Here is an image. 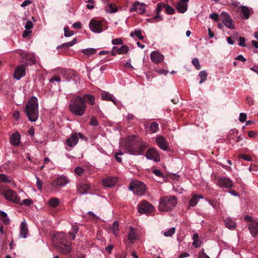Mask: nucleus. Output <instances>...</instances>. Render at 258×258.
I'll use <instances>...</instances> for the list:
<instances>
[{"label": "nucleus", "instance_id": "23", "mask_svg": "<svg viewBox=\"0 0 258 258\" xmlns=\"http://www.w3.org/2000/svg\"><path fill=\"white\" fill-rule=\"evenodd\" d=\"M117 181V179L115 177H109L102 180V184L106 187H110L114 185Z\"/></svg>", "mask_w": 258, "mask_h": 258}, {"label": "nucleus", "instance_id": "62", "mask_svg": "<svg viewBox=\"0 0 258 258\" xmlns=\"http://www.w3.org/2000/svg\"><path fill=\"white\" fill-rule=\"evenodd\" d=\"M36 185L39 190H41L42 189V181H41L40 178L38 177H37Z\"/></svg>", "mask_w": 258, "mask_h": 258}, {"label": "nucleus", "instance_id": "58", "mask_svg": "<svg viewBox=\"0 0 258 258\" xmlns=\"http://www.w3.org/2000/svg\"><path fill=\"white\" fill-rule=\"evenodd\" d=\"M239 43L238 45L239 46H243V47H245L246 46L245 44V39L244 37H239Z\"/></svg>", "mask_w": 258, "mask_h": 258}, {"label": "nucleus", "instance_id": "15", "mask_svg": "<svg viewBox=\"0 0 258 258\" xmlns=\"http://www.w3.org/2000/svg\"><path fill=\"white\" fill-rule=\"evenodd\" d=\"M54 243L61 244L68 243V239L66 234L62 232H57L53 235Z\"/></svg>", "mask_w": 258, "mask_h": 258}, {"label": "nucleus", "instance_id": "22", "mask_svg": "<svg viewBox=\"0 0 258 258\" xmlns=\"http://www.w3.org/2000/svg\"><path fill=\"white\" fill-rule=\"evenodd\" d=\"M239 9L240 11L241 17L245 19H248L251 13L252 12V9H250L247 7L244 6H240Z\"/></svg>", "mask_w": 258, "mask_h": 258}, {"label": "nucleus", "instance_id": "56", "mask_svg": "<svg viewBox=\"0 0 258 258\" xmlns=\"http://www.w3.org/2000/svg\"><path fill=\"white\" fill-rule=\"evenodd\" d=\"M90 124L91 125H92V126H97L98 124V121L97 120V119L95 117H92L91 118V120L90 121Z\"/></svg>", "mask_w": 258, "mask_h": 258}, {"label": "nucleus", "instance_id": "6", "mask_svg": "<svg viewBox=\"0 0 258 258\" xmlns=\"http://www.w3.org/2000/svg\"><path fill=\"white\" fill-rule=\"evenodd\" d=\"M104 23V20L92 19L89 23V27L93 32L100 33L103 31Z\"/></svg>", "mask_w": 258, "mask_h": 258}, {"label": "nucleus", "instance_id": "50", "mask_svg": "<svg viewBox=\"0 0 258 258\" xmlns=\"http://www.w3.org/2000/svg\"><path fill=\"white\" fill-rule=\"evenodd\" d=\"M192 64L195 67V68L199 70L201 69V66L200 65L199 61L198 58H194L191 61Z\"/></svg>", "mask_w": 258, "mask_h": 258}, {"label": "nucleus", "instance_id": "60", "mask_svg": "<svg viewBox=\"0 0 258 258\" xmlns=\"http://www.w3.org/2000/svg\"><path fill=\"white\" fill-rule=\"evenodd\" d=\"M153 172L157 176L163 177V174L159 169H154Z\"/></svg>", "mask_w": 258, "mask_h": 258}, {"label": "nucleus", "instance_id": "46", "mask_svg": "<svg viewBox=\"0 0 258 258\" xmlns=\"http://www.w3.org/2000/svg\"><path fill=\"white\" fill-rule=\"evenodd\" d=\"M134 34L136 36L138 37L140 40H142L144 39V37L142 35L141 30H136L134 31V33L133 32H132L131 33L130 35L132 37H134Z\"/></svg>", "mask_w": 258, "mask_h": 258}, {"label": "nucleus", "instance_id": "59", "mask_svg": "<svg viewBox=\"0 0 258 258\" xmlns=\"http://www.w3.org/2000/svg\"><path fill=\"white\" fill-rule=\"evenodd\" d=\"M219 16L217 14L213 13L210 15V18L215 21H218Z\"/></svg>", "mask_w": 258, "mask_h": 258}, {"label": "nucleus", "instance_id": "3", "mask_svg": "<svg viewBox=\"0 0 258 258\" xmlns=\"http://www.w3.org/2000/svg\"><path fill=\"white\" fill-rule=\"evenodd\" d=\"M25 112L29 120L32 122L37 120L38 115V102L36 97H32L26 105Z\"/></svg>", "mask_w": 258, "mask_h": 258}, {"label": "nucleus", "instance_id": "37", "mask_svg": "<svg viewBox=\"0 0 258 258\" xmlns=\"http://www.w3.org/2000/svg\"><path fill=\"white\" fill-rule=\"evenodd\" d=\"M0 216L3 218V219H1V220L5 224H9L10 221L9 218L7 217V214L6 212L0 211Z\"/></svg>", "mask_w": 258, "mask_h": 258}, {"label": "nucleus", "instance_id": "47", "mask_svg": "<svg viewBox=\"0 0 258 258\" xmlns=\"http://www.w3.org/2000/svg\"><path fill=\"white\" fill-rule=\"evenodd\" d=\"M164 9L168 14L171 15L174 13V10L168 5L164 4Z\"/></svg>", "mask_w": 258, "mask_h": 258}, {"label": "nucleus", "instance_id": "32", "mask_svg": "<svg viewBox=\"0 0 258 258\" xmlns=\"http://www.w3.org/2000/svg\"><path fill=\"white\" fill-rule=\"evenodd\" d=\"M20 134L18 133H15L11 137V143L14 146H18L20 144Z\"/></svg>", "mask_w": 258, "mask_h": 258}, {"label": "nucleus", "instance_id": "13", "mask_svg": "<svg viewBox=\"0 0 258 258\" xmlns=\"http://www.w3.org/2000/svg\"><path fill=\"white\" fill-rule=\"evenodd\" d=\"M26 65H27V63L20 65L15 69L14 77L16 79L19 80L25 75V68Z\"/></svg>", "mask_w": 258, "mask_h": 258}, {"label": "nucleus", "instance_id": "49", "mask_svg": "<svg viewBox=\"0 0 258 258\" xmlns=\"http://www.w3.org/2000/svg\"><path fill=\"white\" fill-rule=\"evenodd\" d=\"M33 203V201L30 199H27L23 200L22 202H21V201H20V203H18L20 205H26V206H30Z\"/></svg>", "mask_w": 258, "mask_h": 258}, {"label": "nucleus", "instance_id": "11", "mask_svg": "<svg viewBox=\"0 0 258 258\" xmlns=\"http://www.w3.org/2000/svg\"><path fill=\"white\" fill-rule=\"evenodd\" d=\"M221 17L223 24L226 27L229 29H233L234 28V23L227 13L222 12L221 14Z\"/></svg>", "mask_w": 258, "mask_h": 258}, {"label": "nucleus", "instance_id": "34", "mask_svg": "<svg viewBox=\"0 0 258 258\" xmlns=\"http://www.w3.org/2000/svg\"><path fill=\"white\" fill-rule=\"evenodd\" d=\"M106 11L110 13H115L117 11V8L115 5L110 3L106 7Z\"/></svg>", "mask_w": 258, "mask_h": 258}, {"label": "nucleus", "instance_id": "4", "mask_svg": "<svg viewBox=\"0 0 258 258\" xmlns=\"http://www.w3.org/2000/svg\"><path fill=\"white\" fill-rule=\"evenodd\" d=\"M177 199L174 196H165L160 199L158 209L167 212L173 209L177 205Z\"/></svg>", "mask_w": 258, "mask_h": 258}, {"label": "nucleus", "instance_id": "12", "mask_svg": "<svg viewBox=\"0 0 258 258\" xmlns=\"http://www.w3.org/2000/svg\"><path fill=\"white\" fill-rule=\"evenodd\" d=\"M131 12H136L140 14H143L146 12V7L144 3L139 2H135L130 8Z\"/></svg>", "mask_w": 258, "mask_h": 258}, {"label": "nucleus", "instance_id": "2", "mask_svg": "<svg viewBox=\"0 0 258 258\" xmlns=\"http://www.w3.org/2000/svg\"><path fill=\"white\" fill-rule=\"evenodd\" d=\"M69 108L73 114L81 116L85 114L87 105L82 97L76 96L70 100Z\"/></svg>", "mask_w": 258, "mask_h": 258}, {"label": "nucleus", "instance_id": "19", "mask_svg": "<svg viewBox=\"0 0 258 258\" xmlns=\"http://www.w3.org/2000/svg\"><path fill=\"white\" fill-rule=\"evenodd\" d=\"M248 227L251 235L255 237L258 234V221H252L248 224Z\"/></svg>", "mask_w": 258, "mask_h": 258}, {"label": "nucleus", "instance_id": "51", "mask_svg": "<svg viewBox=\"0 0 258 258\" xmlns=\"http://www.w3.org/2000/svg\"><path fill=\"white\" fill-rule=\"evenodd\" d=\"M74 171L77 174L81 175L84 172V169L81 167L77 166L75 168Z\"/></svg>", "mask_w": 258, "mask_h": 258}, {"label": "nucleus", "instance_id": "54", "mask_svg": "<svg viewBox=\"0 0 258 258\" xmlns=\"http://www.w3.org/2000/svg\"><path fill=\"white\" fill-rule=\"evenodd\" d=\"M33 27V24L31 21H27L26 25H25V28L27 30H31Z\"/></svg>", "mask_w": 258, "mask_h": 258}, {"label": "nucleus", "instance_id": "48", "mask_svg": "<svg viewBox=\"0 0 258 258\" xmlns=\"http://www.w3.org/2000/svg\"><path fill=\"white\" fill-rule=\"evenodd\" d=\"M63 30H64V35L66 37H71L74 34V32L72 31H70L69 28L68 27H65L64 28Z\"/></svg>", "mask_w": 258, "mask_h": 258}, {"label": "nucleus", "instance_id": "45", "mask_svg": "<svg viewBox=\"0 0 258 258\" xmlns=\"http://www.w3.org/2000/svg\"><path fill=\"white\" fill-rule=\"evenodd\" d=\"M11 181V180L7 175L5 174H0V182L10 183Z\"/></svg>", "mask_w": 258, "mask_h": 258}, {"label": "nucleus", "instance_id": "16", "mask_svg": "<svg viewBox=\"0 0 258 258\" xmlns=\"http://www.w3.org/2000/svg\"><path fill=\"white\" fill-rule=\"evenodd\" d=\"M218 185L222 188H230L233 186V182L231 179L226 177H222L219 179Z\"/></svg>", "mask_w": 258, "mask_h": 258}, {"label": "nucleus", "instance_id": "33", "mask_svg": "<svg viewBox=\"0 0 258 258\" xmlns=\"http://www.w3.org/2000/svg\"><path fill=\"white\" fill-rule=\"evenodd\" d=\"M203 199V197L202 195L197 196L196 195H193L189 202V206L191 207L195 206L198 203V199Z\"/></svg>", "mask_w": 258, "mask_h": 258}, {"label": "nucleus", "instance_id": "17", "mask_svg": "<svg viewBox=\"0 0 258 258\" xmlns=\"http://www.w3.org/2000/svg\"><path fill=\"white\" fill-rule=\"evenodd\" d=\"M156 143L158 147L164 151H167L168 145L167 140L162 136H158L156 138Z\"/></svg>", "mask_w": 258, "mask_h": 258}, {"label": "nucleus", "instance_id": "44", "mask_svg": "<svg viewBox=\"0 0 258 258\" xmlns=\"http://www.w3.org/2000/svg\"><path fill=\"white\" fill-rule=\"evenodd\" d=\"M175 232V228L174 227H172L170 228L167 231H165L163 232V234L166 237H170L173 235Z\"/></svg>", "mask_w": 258, "mask_h": 258}, {"label": "nucleus", "instance_id": "28", "mask_svg": "<svg viewBox=\"0 0 258 258\" xmlns=\"http://www.w3.org/2000/svg\"><path fill=\"white\" fill-rule=\"evenodd\" d=\"M187 2L179 1L176 4V8L178 11L180 13H183L187 9Z\"/></svg>", "mask_w": 258, "mask_h": 258}, {"label": "nucleus", "instance_id": "7", "mask_svg": "<svg viewBox=\"0 0 258 258\" xmlns=\"http://www.w3.org/2000/svg\"><path fill=\"white\" fill-rule=\"evenodd\" d=\"M54 246L56 249L58 250L60 253L67 255L71 252L72 251V243L68 241V243H64L61 244H58L53 243Z\"/></svg>", "mask_w": 258, "mask_h": 258}, {"label": "nucleus", "instance_id": "36", "mask_svg": "<svg viewBox=\"0 0 258 258\" xmlns=\"http://www.w3.org/2000/svg\"><path fill=\"white\" fill-rule=\"evenodd\" d=\"M96 50L92 48L84 49L82 50V52L88 56H90V55L96 53Z\"/></svg>", "mask_w": 258, "mask_h": 258}, {"label": "nucleus", "instance_id": "53", "mask_svg": "<svg viewBox=\"0 0 258 258\" xmlns=\"http://www.w3.org/2000/svg\"><path fill=\"white\" fill-rule=\"evenodd\" d=\"M198 258H210L208 255L204 252V249H202L198 254Z\"/></svg>", "mask_w": 258, "mask_h": 258}, {"label": "nucleus", "instance_id": "14", "mask_svg": "<svg viewBox=\"0 0 258 258\" xmlns=\"http://www.w3.org/2000/svg\"><path fill=\"white\" fill-rule=\"evenodd\" d=\"M146 157L147 159L156 162H159L160 160V156L158 152L154 148H151L148 150L146 154Z\"/></svg>", "mask_w": 258, "mask_h": 258}, {"label": "nucleus", "instance_id": "24", "mask_svg": "<svg viewBox=\"0 0 258 258\" xmlns=\"http://www.w3.org/2000/svg\"><path fill=\"white\" fill-rule=\"evenodd\" d=\"M77 189L81 194H87L90 189V185L87 183H80L77 186Z\"/></svg>", "mask_w": 258, "mask_h": 258}, {"label": "nucleus", "instance_id": "43", "mask_svg": "<svg viewBox=\"0 0 258 258\" xmlns=\"http://www.w3.org/2000/svg\"><path fill=\"white\" fill-rule=\"evenodd\" d=\"M163 9H164V4L163 3H158L156 6V15H160V13Z\"/></svg>", "mask_w": 258, "mask_h": 258}, {"label": "nucleus", "instance_id": "42", "mask_svg": "<svg viewBox=\"0 0 258 258\" xmlns=\"http://www.w3.org/2000/svg\"><path fill=\"white\" fill-rule=\"evenodd\" d=\"M199 76L201 78V80L199 83L201 84L206 80L207 74L205 71H202L199 73Z\"/></svg>", "mask_w": 258, "mask_h": 258}, {"label": "nucleus", "instance_id": "27", "mask_svg": "<svg viewBox=\"0 0 258 258\" xmlns=\"http://www.w3.org/2000/svg\"><path fill=\"white\" fill-rule=\"evenodd\" d=\"M101 99L105 101H112L115 105L117 104L114 97L108 92H103L101 93Z\"/></svg>", "mask_w": 258, "mask_h": 258}, {"label": "nucleus", "instance_id": "8", "mask_svg": "<svg viewBox=\"0 0 258 258\" xmlns=\"http://www.w3.org/2000/svg\"><path fill=\"white\" fill-rule=\"evenodd\" d=\"M79 139H85V137L81 133L73 134L66 141L67 145L70 147H75L78 143Z\"/></svg>", "mask_w": 258, "mask_h": 258}, {"label": "nucleus", "instance_id": "40", "mask_svg": "<svg viewBox=\"0 0 258 258\" xmlns=\"http://www.w3.org/2000/svg\"><path fill=\"white\" fill-rule=\"evenodd\" d=\"M158 130V124L156 122H152L150 126L149 131L151 133H154Z\"/></svg>", "mask_w": 258, "mask_h": 258}, {"label": "nucleus", "instance_id": "57", "mask_svg": "<svg viewBox=\"0 0 258 258\" xmlns=\"http://www.w3.org/2000/svg\"><path fill=\"white\" fill-rule=\"evenodd\" d=\"M86 2L87 3H89L90 4H88L87 5V8L89 9H92L94 8V6L93 5L94 4V1L93 0H86Z\"/></svg>", "mask_w": 258, "mask_h": 258}, {"label": "nucleus", "instance_id": "39", "mask_svg": "<svg viewBox=\"0 0 258 258\" xmlns=\"http://www.w3.org/2000/svg\"><path fill=\"white\" fill-rule=\"evenodd\" d=\"M112 230L114 235L117 236L118 234L119 231V224L117 221H114L113 223Z\"/></svg>", "mask_w": 258, "mask_h": 258}, {"label": "nucleus", "instance_id": "35", "mask_svg": "<svg viewBox=\"0 0 258 258\" xmlns=\"http://www.w3.org/2000/svg\"><path fill=\"white\" fill-rule=\"evenodd\" d=\"M193 242L192 245L196 247H199L201 245V241L199 240V235L198 233H195L192 236Z\"/></svg>", "mask_w": 258, "mask_h": 258}, {"label": "nucleus", "instance_id": "31", "mask_svg": "<svg viewBox=\"0 0 258 258\" xmlns=\"http://www.w3.org/2000/svg\"><path fill=\"white\" fill-rule=\"evenodd\" d=\"M21 55L26 60L29 61L32 63L35 62L36 58L33 54H28L25 51H23L21 53Z\"/></svg>", "mask_w": 258, "mask_h": 258}, {"label": "nucleus", "instance_id": "18", "mask_svg": "<svg viewBox=\"0 0 258 258\" xmlns=\"http://www.w3.org/2000/svg\"><path fill=\"white\" fill-rule=\"evenodd\" d=\"M69 180L64 176H59L56 179L52 181V185L53 186H62L66 185Z\"/></svg>", "mask_w": 258, "mask_h": 258}, {"label": "nucleus", "instance_id": "30", "mask_svg": "<svg viewBox=\"0 0 258 258\" xmlns=\"http://www.w3.org/2000/svg\"><path fill=\"white\" fill-rule=\"evenodd\" d=\"M85 100V103L88 102L91 105H94L95 104V99L93 95L91 94H85L82 97Z\"/></svg>", "mask_w": 258, "mask_h": 258}, {"label": "nucleus", "instance_id": "29", "mask_svg": "<svg viewBox=\"0 0 258 258\" xmlns=\"http://www.w3.org/2000/svg\"><path fill=\"white\" fill-rule=\"evenodd\" d=\"M225 226L230 230H234L236 227V225L234 221L230 218H227L224 220Z\"/></svg>", "mask_w": 258, "mask_h": 258}, {"label": "nucleus", "instance_id": "1", "mask_svg": "<svg viewBox=\"0 0 258 258\" xmlns=\"http://www.w3.org/2000/svg\"><path fill=\"white\" fill-rule=\"evenodd\" d=\"M121 144L122 148L125 153L134 155H142L147 147L146 143L134 136L127 137Z\"/></svg>", "mask_w": 258, "mask_h": 258}, {"label": "nucleus", "instance_id": "63", "mask_svg": "<svg viewBox=\"0 0 258 258\" xmlns=\"http://www.w3.org/2000/svg\"><path fill=\"white\" fill-rule=\"evenodd\" d=\"M31 30L26 29L22 34V36L24 38L27 37L31 33Z\"/></svg>", "mask_w": 258, "mask_h": 258}, {"label": "nucleus", "instance_id": "52", "mask_svg": "<svg viewBox=\"0 0 258 258\" xmlns=\"http://www.w3.org/2000/svg\"><path fill=\"white\" fill-rule=\"evenodd\" d=\"M112 44L113 45L122 44L123 41L120 38H116L112 40Z\"/></svg>", "mask_w": 258, "mask_h": 258}, {"label": "nucleus", "instance_id": "26", "mask_svg": "<svg viewBox=\"0 0 258 258\" xmlns=\"http://www.w3.org/2000/svg\"><path fill=\"white\" fill-rule=\"evenodd\" d=\"M138 235L136 230L133 227H130L129 231L127 234V239L130 243L134 242L137 239Z\"/></svg>", "mask_w": 258, "mask_h": 258}, {"label": "nucleus", "instance_id": "5", "mask_svg": "<svg viewBox=\"0 0 258 258\" xmlns=\"http://www.w3.org/2000/svg\"><path fill=\"white\" fill-rule=\"evenodd\" d=\"M128 188L130 190L133 191L138 196L143 195L146 190L145 184L138 180L132 181L129 185Z\"/></svg>", "mask_w": 258, "mask_h": 258}, {"label": "nucleus", "instance_id": "41", "mask_svg": "<svg viewBox=\"0 0 258 258\" xmlns=\"http://www.w3.org/2000/svg\"><path fill=\"white\" fill-rule=\"evenodd\" d=\"M59 200L57 198H51L49 200V204L52 207H56L59 204Z\"/></svg>", "mask_w": 258, "mask_h": 258}, {"label": "nucleus", "instance_id": "20", "mask_svg": "<svg viewBox=\"0 0 258 258\" xmlns=\"http://www.w3.org/2000/svg\"><path fill=\"white\" fill-rule=\"evenodd\" d=\"M150 58L154 63H159L164 59V56L159 52L154 51L151 53Z\"/></svg>", "mask_w": 258, "mask_h": 258}, {"label": "nucleus", "instance_id": "9", "mask_svg": "<svg viewBox=\"0 0 258 258\" xmlns=\"http://www.w3.org/2000/svg\"><path fill=\"white\" fill-rule=\"evenodd\" d=\"M3 196L8 201L13 202L15 203H19L20 198L18 196L17 192L12 189H8L4 192Z\"/></svg>", "mask_w": 258, "mask_h": 258}, {"label": "nucleus", "instance_id": "38", "mask_svg": "<svg viewBox=\"0 0 258 258\" xmlns=\"http://www.w3.org/2000/svg\"><path fill=\"white\" fill-rule=\"evenodd\" d=\"M162 20V18L161 16V15H155V16L153 17L152 18L147 19V21L151 23H157L159 21H160Z\"/></svg>", "mask_w": 258, "mask_h": 258}, {"label": "nucleus", "instance_id": "61", "mask_svg": "<svg viewBox=\"0 0 258 258\" xmlns=\"http://www.w3.org/2000/svg\"><path fill=\"white\" fill-rule=\"evenodd\" d=\"M239 157L246 161H250L252 160V159L250 157L245 154H241L240 155Z\"/></svg>", "mask_w": 258, "mask_h": 258}, {"label": "nucleus", "instance_id": "55", "mask_svg": "<svg viewBox=\"0 0 258 258\" xmlns=\"http://www.w3.org/2000/svg\"><path fill=\"white\" fill-rule=\"evenodd\" d=\"M246 114L244 113H241L239 115V120L240 121L243 122H244L246 119Z\"/></svg>", "mask_w": 258, "mask_h": 258}, {"label": "nucleus", "instance_id": "10", "mask_svg": "<svg viewBox=\"0 0 258 258\" xmlns=\"http://www.w3.org/2000/svg\"><path fill=\"white\" fill-rule=\"evenodd\" d=\"M154 207L150 203L143 201L138 206V211L141 214H147L152 212Z\"/></svg>", "mask_w": 258, "mask_h": 258}, {"label": "nucleus", "instance_id": "25", "mask_svg": "<svg viewBox=\"0 0 258 258\" xmlns=\"http://www.w3.org/2000/svg\"><path fill=\"white\" fill-rule=\"evenodd\" d=\"M28 234L27 224L25 220L21 222L20 226V237L26 238Z\"/></svg>", "mask_w": 258, "mask_h": 258}, {"label": "nucleus", "instance_id": "64", "mask_svg": "<svg viewBox=\"0 0 258 258\" xmlns=\"http://www.w3.org/2000/svg\"><path fill=\"white\" fill-rule=\"evenodd\" d=\"M123 153L121 152H120L119 153H117L115 154V158L116 159V160L118 162H121L122 161V159H121V158H120V157H119V155H122Z\"/></svg>", "mask_w": 258, "mask_h": 258}, {"label": "nucleus", "instance_id": "21", "mask_svg": "<svg viewBox=\"0 0 258 258\" xmlns=\"http://www.w3.org/2000/svg\"><path fill=\"white\" fill-rule=\"evenodd\" d=\"M129 50L128 47L127 45H122L120 48H117L116 46H113L111 51L112 55H115L117 53L121 54L126 53Z\"/></svg>", "mask_w": 258, "mask_h": 258}]
</instances>
